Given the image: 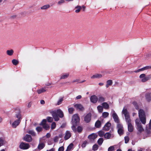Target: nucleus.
Wrapping results in <instances>:
<instances>
[{
    "instance_id": "33",
    "label": "nucleus",
    "mask_w": 151,
    "mask_h": 151,
    "mask_svg": "<svg viewBox=\"0 0 151 151\" xmlns=\"http://www.w3.org/2000/svg\"><path fill=\"white\" fill-rule=\"evenodd\" d=\"M5 143L4 140L2 138H0V147L4 145Z\"/></svg>"
},
{
    "instance_id": "18",
    "label": "nucleus",
    "mask_w": 151,
    "mask_h": 151,
    "mask_svg": "<svg viewBox=\"0 0 151 151\" xmlns=\"http://www.w3.org/2000/svg\"><path fill=\"white\" fill-rule=\"evenodd\" d=\"M137 126V129L138 131V132L137 133V134L141 133L144 130V129L142 127L141 124H138V125Z\"/></svg>"
},
{
    "instance_id": "21",
    "label": "nucleus",
    "mask_w": 151,
    "mask_h": 151,
    "mask_svg": "<svg viewBox=\"0 0 151 151\" xmlns=\"http://www.w3.org/2000/svg\"><path fill=\"white\" fill-rule=\"evenodd\" d=\"M113 83V81L112 80H108L106 82V88L109 87V86L112 85Z\"/></svg>"
},
{
    "instance_id": "31",
    "label": "nucleus",
    "mask_w": 151,
    "mask_h": 151,
    "mask_svg": "<svg viewBox=\"0 0 151 151\" xmlns=\"http://www.w3.org/2000/svg\"><path fill=\"white\" fill-rule=\"evenodd\" d=\"M50 7V5L49 4L45 5L41 7V9L43 10L46 9Z\"/></svg>"
},
{
    "instance_id": "27",
    "label": "nucleus",
    "mask_w": 151,
    "mask_h": 151,
    "mask_svg": "<svg viewBox=\"0 0 151 151\" xmlns=\"http://www.w3.org/2000/svg\"><path fill=\"white\" fill-rule=\"evenodd\" d=\"M111 137V134L109 132H106L104 134V138L106 139H109Z\"/></svg>"
},
{
    "instance_id": "49",
    "label": "nucleus",
    "mask_w": 151,
    "mask_h": 151,
    "mask_svg": "<svg viewBox=\"0 0 151 151\" xmlns=\"http://www.w3.org/2000/svg\"><path fill=\"white\" fill-rule=\"evenodd\" d=\"M114 150V146H111L108 149V151H113Z\"/></svg>"
},
{
    "instance_id": "26",
    "label": "nucleus",
    "mask_w": 151,
    "mask_h": 151,
    "mask_svg": "<svg viewBox=\"0 0 151 151\" xmlns=\"http://www.w3.org/2000/svg\"><path fill=\"white\" fill-rule=\"evenodd\" d=\"M73 144L72 143H70L67 147L66 151H70L73 148Z\"/></svg>"
},
{
    "instance_id": "28",
    "label": "nucleus",
    "mask_w": 151,
    "mask_h": 151,
    "mask_svg": "<svg viewBox=\"0 0 151 151\" xmlns=\"http://www.w3.org/2000/svg\"><path fill=\"white\" fill-rule=\"evenodd\" d=\"M14 53V51L13 50H7L6 51V53L9 55H12Z\"/></svg>"
},
{
    "instance_id": "57",
    "label": "nucleus",
    "mask_w": 151,
    "mask_h": 151,
    "mask_svg": "<svg viewBox=\"0 0 151 151\" xmlns=\"http://www.w3.org/2000/svg\"><path fill=\"white\" fill-rule=\"evenodd\" d=\"M109 115V113L107 112H104V118L107 117Z\"/></svg>"
},
{
    "instance_id": "3",
    "label": "nucleus",
    "mask_w": 151,
    "mask_h": 151,
    "mask_svg": "<svg viewBox=\"0 0 151 151\" xmlns=\"http://www.w3.org/2000/svg\"><path fill=\"white\" fill-rule=\"evenodd\" d=\"M139 116L142 123L145 124L146 123V119L145 112L143 110L140 109L139 111Z\"/></svg>"
},
{
    "instance_id": "32",
    "label": "nucleus",
    "mask_w": 151,
    "mask_h": 151,
    "mask_svg": "<svg viewBox=\"0 0 151 151\" xmlns=\"http://www.w3.org/2000/svg\"><path fill=\"white\" fill-rule=\"evenodd\" d=\"M103 139L102 138H100L98 140L97 142L99 145H100L103 143Z\"/></svg>"
},
{
    "instance_id": "37",
    "label": "nucleus",
    "mask_w": 151,
    "mask_h": 151,
    "mask_svg": "<svg viewBox=\"0 0 151 151\" xmlns=\"http://www.w3.org/2000/svg\"><path fill=\"white\" fill-rule=\"evenodd\" d=\"M12 63L14 65H17L19 63V61L15 59H13L12 61Z\"/></svg>"
},
{
    "instance_id": "39",
    "label": "nucleus",
    "mask_w": 151,
    "mask_h": 151,
    "mask_svg": "<svg viewBox=\"0 0 151 151\" xmlns=\"http://www.w3.org/2000/svg\"><path fill=\"white\" fill-rule=\"evenodd\" d=\"M16 117L18 119H20L21 120V119H22V117L21 114L20 112L17 114H16Z\"/></svg>"
},
{
    "instance_id": "14",
    "label": "nucleus",
    "mask_w": 151,
    "mask_h": 151,
    "mask_svg": "<svg viewBox=\"0 0 151 151\" xmlns=\"http://www.w3.org/2000/svg\"><path fill=\"white\" fill-rule=\"evenodd\" d=\"M21 120L20 119H17L12 124V127L14 128H15L20 123Z\"/></svg>"
},
{
    "instance_id": "23",
    "label": "nucleus",
    "mask_w": 151,
    "mask_h": 151,
    "mask_svg": "<svg viewBox=\"0 0 151 151\" xmlns=\"http://www.w3.org/2000/svg\"><path fill=\"white\" fill-rule=\"evenodd\" d=\"M69 76V73L63 74L61 76L60 79H65L67 78Z\"/></svg>"
},
{
    "instance_id": "9",
    "label": "nucleus",
    "mask_w": 151,
    "mask_h": 151,
    "mask_svg": "<svg viewBox=\"0 0 151 151\" xmlns=\"http://www.w3.org/2000/svg\"><path fill=\"white\" fill-rule=\"evenodd\" d=\"M97 136H98L96 134L92 133L89 135L88 138L91 142L93 141L97 137Z\"/></svg>"
},
{
    "instance_id": "41",
    "label": "nucleus",
    "mask_w": 151,
    "mask_h": 151,
    "mask_svg": "<svg viewBox=\"0 0 151 151\" xmlns=\"http://www.w3.org/2000/svg\"><path fill=\"white\" fill-rule=\"evenodd\" d=\"M133 104L136 109L138 110L139 109L138 105L137 103L136 102H133Z\"/></svg>"
},
{
    "instance_id": "44",
    "label": "nucleus",
    "mask_w": 151,
    "mask_h": 151,
    "mask_svg": "<svg viewBox=\"0 0 151 151\" xmlns=\"http://www.w3.org/2000/svg\"><path fill=\"white\" fill-rule=\"evenodd\" d=\"M109 105L106 102H104V109H109Z\"/></svg>"
},
{
    "instance_id": "29",
    "label": "nucleus",
    "mask_w": 151,
    "mask_h": 151,
    "mask_svg": "<svg viewBox=\"0 0 151 151\" xmlns=\"http://www.w3.org/2000/svg\"><path fill=\"white\" fill-rule=\"evenodd\" d=\"M46 91V90H45L44 88H42L41 89L37 90V91L38 94H40L42 92H45Z\"/></svg>"
},
{
    "instance_id": "53",
    "label": "nucleus",
    "mask_w": 151,
    "mask_h": 151,
    "mask_svg": "<svg viewBox=\"0 0 151 151\" xmlns=\"http://www.w3.org/2000/svg\"><path fill=\"white\" fill-rule=\"evenodd\" d=\"M59 137L56 136H55L53 140L54 142H57L58 141V139Z\"/></svg>"
},
{
    "instance_id": "63",
    "label": "nucleus",
    "mask_w": 151,
    "mask_h": 151,
    "mask_svg": "<svg viewBox=\"0 0 151 151\" xmlns=\"http://www.w3.org/2000/svg\"><path fill=\"white\" fill-rule=\"evenodd\" d=\"M111 113H112V115H115L116 114L115 113V111L113 109H112Z\"/></svg>"
},
{
    "instance_id": "11",
    "label": "nucleus",
    "mask_w": 151,
    "mask_h": 151,
    "mask_svg": "<svg viewBox=\"0 0 151 151\" xmlns=\"http://www.w3.org/2000/svg\"><path fill=\"white\" fill-rule=\"evenodd\" d=\"M75 108L79 111H83L84 110V108L83 106L81 104H76L74 105Z\"/></svg>"
},
{
    "instance_id": "16",
    "label": "nucleus",
    "mask_w": 151,
    "mask_h": 151,
    "mask_svg": "<svg viewBox=\"0 0 151 151\" xmlns=\"http://www.w3.org/2000/svg\"><path fill=\"white\" fill-rule=\"evenodd\" d=\"M45 146V144L43 142H41L39 143L38 146L37 148L39 150L43 149Z\"/></svg>"
},
{
    "instance_id": "7",
    "label": "nucleus",
    "mask_w": 151,
    "mask_h": 151,
    "mask_svg": "<svg viewBox=\"0 0 151 151\" xmlns=\"http://www.w3.org/2000/svg\"><path fill=\"white\" fill-rule=\"evenodd\" d=\"M118 129V132L120 135H122L123 134L124 130L123 126L120 124H118L117 125Z\"/></svg>"
},
{
    "instance_id": "24",
    "label": "nucleus",
    "mask_w": 151,
    "mask_h": 151,
    "mask_svg": "<svg viewBox=\"0 0 151 151\" xmlns=\"http://www.w3.org/2000/svg\"><path fill=\"white\" fill-rule=\"evenodd\" d=\"M114 121L118 123L119 122V118L117 114L115 115H112Z\"/></svg>"
},
{
    "instance_id": "50",
    "label": "nucleus",
    "mask_w": 151,
    "mask_h": 151,
    "mask_svg": "<svg viewBox=\"0 0 151 151\" xmlns=\"http://www.w3.org/2000/svg\"><path fill=\"white\" fill-rule=\"evenodd\" d=\"M99 102H102L104 101V98L102 97H100L99 98V99L98 100Z\"/></svg>"
},
{
    "instance_id": "30",
    "label": "nucleus",
    "mask_w": 151,
    "mask_h": 151,
    "mask_svg": "<svg viewBox=\"0 0 151 151\" xmlns=\"http://www.w3.org/2000/svg\"><path fill=\"white\" fill-rule=\"evenodd\" d=\"M89 143L88 142L87 140H85L83 141L81 145V147L82 148H84L86 147V145Z\"/></svg>"
},
{
    "instance_id": "61",
    "label": "nucleus",
    "mask_w": 151,
    "mask_h": 151,
    "mask_svg": "<svg viewBox=\"0 0 151 151\" xmlns=\"http://www.w3.org/2000/svg\"><path fill=\"white\" fill-rule=\"evenodd\" d=\"M40 103L42 104H45V101L43 100H42L40 101Z\"/></svg>"
},
{
    "instance_id": "4",
    "label": "nucleus",
    "mask_w": 151,
    "mask_h": 151,
    "mask_svg": "<svg viewBox=\"0 0 151 151\" xmlns=\"http://www.w3.org/2000/svg\"><path fill=\"white\" fill-rule=\"evenodd\" d=\"M80 118L78 114H76L72 116V122L73 124L77 125L80 122Z\"/></svg>"
},
{
    "instance_id": "15",
    "label": "nucleus",
    "mask_w": 151,
    "mask_h": 151,
    "mask_svg": "<svg viewBox=\"0 0 151 151\" xmlns=\"http://www.w3.org/2000/svg\"><path fill=\"white\" fill-rule=\"evenodd\" d=\"M111 126V124L109 122H108L104 125V131L109 130Z\"/></svg>"
},
{
    "instance_id": "13",
    "label": "nucleus",
    "mask_w": 151,
    "mask_h": 151,
    "mask_svg": "<svg viewBox=\"0 0 151 151\" xmlns=\"http://www.w3.org/2000/svg\"><path fill=\"white\" fill-rule=\"evenodd\" d=\"M71 136V134L70 132L68 131H66L65 133V135L64 137L65 140H67L69 139Z\"/></svg>"
},
{
    "instance_id": "10",
    "label": "nucleus",
    "mask_w": 151,
    "mask_h": 151,
    "mask_svg": "<svg viewBox=\"0 0 151 151\" xmlns=\"http://www.w3.org/2000/svg\"><path fill=\"white\" fill-rule=\"evenodd\" d=\"M23 139L27 142H30L32 141V139L30 135L27 134L24 137Z\"/></svg>"
},
{
    "instance_id": "22",
    "label": "nucleus",
    "mask_w": 151,
    "mask_h": 151,
    "mask_svg": "<svg viewBox=\"0 0 151 151\" xmlns=\"http://www.w3.org/2000/svg\"><path fill=\"white\" fill-rule=\"evenodd\" d=\"M101 126V122L99 120H97L95 122V126L96 128H100Z\"/></svg>"
},
{
    "instance_id": "36",
    "label": "nucleus",
    "mask_w": 151,
    "mask_h": 151,
    "mask_svg": "<svg viewBox=\"0 0 151 151\" xmlns=\"http://www.w3.org/2000/svg\"><path fill=\"white\" fill-rule=\"evenodd\" d=\"M98 134L100 137H102L104 136V132L102 130L98 132Z\"/></svg>"
},
{
    "instance_id": "34",
    "label": "nucleus",
    "mask_w": 151,
    "mask_h": 151,
    "mask_svg": "<svg viewBox=\"0 0 151 151\" xmlns=\"http://www.w3.org/2000/svg\"><path fill=\"white\" fill-rule=\"evenodd\" d=\"M46 130H48L50 129V126L47 124H44L42 126Z\"/></svg>"
},
{
    "instance_id": "55",
    "label": "nucleus",
    "mask_w": 151,
    "mask_h": 151,
    "mask_svg": "<svg viewBox=\"0 0 151 151\" xmlns=\"http://www.w3.org/2000/svg\"><path fill=\"white\" fill-rule=\"evenodd\" d=\"M65 2V1L64 0H61L59 1L58 2V5H60L61 4L64 3Z\"/></svg>"
},
{
    "instance_id": "51",
    "label": "nucleus",
    "mask_w": 151,
    "mask_h": 151,
    "mask_svg": "<svg viewBox=\"0 0 151 151\" xmlns=\"http://www.w3.org/2000/svg\"><path fill=\"white\" fill-rule=\"evenodd\" d=\"M63 100V98H62L61 99H60L57 102V104L58 105H59L60 104H61L62 101Z\"/></svg>"
},
{
    "instance_id": "2",
    "label": "nucleus",
    "mask_w": 151,
    "mask_h": 151,
    "mask_svg": "<svg viewBox=\"0 0 151 151\" xmlns=\"http://www.w3.org/2000/svg\"><path fill=\"white\" fill-rule=\"evenodd\" d=\"M54 120L58 121L59 120V118H62L64 116L63 113L60 109H58L55 111H52L50 112Z\"/></svg>"
},
{
    "instance_id": "62",
    "label": "nucleus",
    "mask_w": 151,
    "mask_h": 151,
    "mask_svg": "<svg viewBox=\"0 0 151 151\" xmlns=\"http://www.w3.org/2000/svg\"><path fill=\"white\" fill-rule=\"evenodd\" d=\"M147 100L148 101H149L151 100V98L150 96H147L146 97Z\"/></svg>"
},
{
    "instance_id": "25",
    "label": "nucleus",
    "mask_w": 151,
    "mask_h": 151,
    "mask_svg": "<svg viewBox=\"0 0 151 151\" xmlns=\"http://www.w3.org/2000/svg\"><path fill=\"white\" fill-rule=\"evenodd\" d=\"M102 77V76L101 74H96L92 76L91 77V78L92 79L99 78H101Z\"/></svg>"
},
{
    "instance_id": "56",
    "label": "nucleus",
    "mask_w": 151,
    "mask_h": 151,
    "mask_svg": "<svg viewBox=\"0 0 151 151\" xmlns=\"http://www.w3.org/2000/svg\"><path fill=\"white\" fill-rule=\"evenodd\" d=\"M64 150V147L63 146H62L60 147L58 149V151H63Z\"/></svg>"
},
{
    "instance_id": "20",
    "label": "nucleus",
    "mask_w": 151,
    "mask_h": 151,
    "mask_svg": "<svg viewBox=\"0 0 151 151\" xmlns=\"http://www.w3.org/2000/svg\"><path fill=\"white\" fill-rule=\"evenodd\" d=\"M75 9H76L75 12L76 13H78L80 12L82 9V7L79 5H77L75 7Z\"/></svg>"
},
{
    "instance_id": "52",
    "label": "nucleus",
    "mask_w": 151,
    "mask_h": 151,
    "mask_svg": "<svg viewBox=\"0 0 151 151\" xmlns=\"http://www.w3.org/2000/svg\"><path fill=\"white\" fill-rule=\"evenodd\" d=\"M46 122L47 120L46 119H43L41 123V125L43 126V125H44V124H46Z\"/></svg>"
},
{
    "instance_id": "64",
    "label": "nucleus",
    "mask_w": 151,
    "mask_h": 151,
    "mask_svg": "<svg viewBox=\"0 0 151 151\" xmlns=\"http://www.w3.org/2000/svg\"><path fill=\"white\" fill-rule=\"evenodd\" d=\"M149 127L150 129H151V119H150L149 124Z\"/></svg>"
},
{
    "instance_id": "19",
    "label": "nucleus",
    "mask_w": 151,
    "mask_h": 151,
    "mask_svg": "<svg viewBox=\"0 0 151 151\" xmlns=\"http://www.w3.org/2000/svg\"><path fill=\"white\" fill-rule=\"evenodd\" d=\"M102 106L99 105L97 106V109L99 113H102L103 111V107H104V102L102 104Z\"/></svg>"
},
{
    "instance_id": "1",
    "label": "nucleus",
    "mask_w": 151,
    "mask_h": 151,
    "mask_svg": "<svg viewBox=\"0 0 151 151\" xmlns=\"http://www.w3.org/2000/svg\"><path fill=\"white\" fill-rule=\"evenodd\" d=\"M122 113L124 115L126 121L128 124V131L130 132H132L133 130V127L131 123V120L129 112L127 109L124 108Z\"/></svg>"
},
{
    "instance_id": "38",
    "label": "nucleus",
    "mask_w": 151,
    "mask_h": 151,
    "mask_svg": "<svg viewBox=\"0 0 151 151\" xmlns=\"http://www.w3.org/2000/svg\"><path fill=\"white\" fill-rule=\"evenodd\" d=\"M68 110L69 113L70 114H72L73 113V111H74V109L72 107L68 109Z\"/></svg>"
},
{
    "instance_id": "35",
    "label": "nucleus",
    "mask_w": 151,
    "mask_h": 151,
    "mask_svg": "<svg viewBox=\"0 0 151 151\" xmlns=\"http://www.w3.org/2000/svg\"><path fill=\"white\" fill-rule=\"evenodd\" d=\"M27 133L28 134H31L32 136H35V133L33 130H29L28 131Z\"/></svg>"
},
{
    "instance_id": "54",
    "label": "nucleus",
    "mask_w": 151,
    "mask_h": 151,
    "mask_svg": "<svg viewBox=\"0 0 151 151\" xmlns=\"http://www.w3.org/2000/svg\"><path fill=\"white\" fill-rule=\"evenodd\" d=\"M135 122L137 126L138 124H141V123L140 122V121L138 119H136Z\"/></svg>"
},
{
    "instance_id": "48",
    "label": "nucleus",
    "mask_w": 151,
    "mask_h": 151,
    "mask_svg": "<svg viewBox=\"0 0 151 151\" xmlns=\"http://www.w3.org/2000/svg\"><path fill=\"white\" fill-rule=\"evenodd\" d=\"M77 125H74L73 124V126L71 127V128L73 130V131L74 132H76V126Z\"/></svg>"
},
{
    "instance_id": "42",
    "label": "nucleus",
    "mask_w": 151,
    "mask_h": 151,
    "mask_svg": "<svg viewBox=\"0 0 151 151\" xmlns=\"http://www.w3.org/2000/svg\"><path fill=\"white\" fill-rule=\"evenodd\" d=\"M56 127V124L55 122H53L51 125V129H55Z\"/></svg>"
},
{
    "instance_id": "58",
    "label": "nucleus",
    "mask_w": 151,
    "mask_h": 151,
    "mask_svg": "<svg viewBox=\"0 0 151 151\" xmlns=\"http://www.w3.org/2000/svg\"><path fill=\"white\" fill-rule=\"evenodd\" d=\"M150 55L149 54H146L145 55V58L146 59H147L148 58L150 57Z\"/></svg>"
},
{
    "instance_id": "8",
    "label": "nucleus",
    "mask_w": 151,
    "mask_h": 151,
    "mask_svg": "<svg viewBox=\"0 0 151 151\" xmlns=\"http://www.w3.org/2000/svg\"><path fill=\"white\" fill-rule=\"evenodd\" d=\"M91 114L89 112L85 116L84 121L86 123H88L90 122L91 119Z\"/></svg>"
},
{
    "instance_id": "6",
    "label": "nucleus",
    "mask_w": 151,
    "mask_h": 151,
    "mask_svg": "<svg viewBox=\"0 0 151 151\" xmlns=\"http://www.w3.org/2000/svg\"><path fill=\"white\" fill-rule=\"evenodd\" d=\"M30 147V146L28 143L22 142L19 146V147L22 150H27Z\"/></svg>"
},
{
    "instance_id": "40",
    "label": "nucleus",
    "mask_w": 151,
    "mask_h": 151,
    "mask_svg": "<svg viewBox=\"0 0 151 151\" xmlns=\"http://www.w3.org/2000/svg\"><path fill=\"white\" fill-rule=\"evenodd\" d=\"M98 146L96 144L93 145L92 147V150L93 151H96L98 149Z\"/></svg>"
},
{
    "instance_id": "60",
    "label": "nucleus",
    "mask_w": 151,
    "mask_h": 151,
    "mask_svg": "<svg viewBox=\"0 0 151 151\" xmlns=\"http://www.w3.org/2000/svg\"><path fill=\"white\" fill-rule=\"evenodd\" d=\"M46 137L47 138H49L50 137L51 135L49 133H47V134L46 135Z\"/></svg>"
},
{
    "instance_id": "47",
    "label": "nucleus",
    "mask_w": 151,
    "mask_h": 151,
    "mask_svg": "<svg viewBox=\"0 0 151 151\" xmlns=\"http://www.w3.org/2000/svg\"><path fill=\"white\" fill-rule=\"evenodd\" d=\"M36 129L38 132H40L42 130V128L40 127H37L36 128Z\"/></svg>"
},
{
    "instance_id": "45",
    "label": "nucleus",
    "mask_w": 151,
    "mask_h": 151,
    "mask_svg": "<svg viewBox=\"0 0 151 151\" xmlns=\"http://www.w3.org/2000/svg\"><path fill=\"white\" fill-rule=\"evenodd\" d=\"M125 143H127L129 141V139L128 136L125 137H124Z\"/></svg>"
},
{
    "instance_id": "59",
    "label": "nucleus",
    "mask_w": 151,
    "mask_h": 151,
    "mask_svg": "<svg viewBox=\"0 0 151 151\" xmlns=\"http://www.w3.org/2000/svg\"><path fill=\"white\" fill-rule=\"evenodd\" d=\"M82 98V96L81 95H78L76 97V100H78V99H81Z\"/></svg>"
},
{
    "instance_id": "17",
    "label": "nucleus",
    "mask_w": 151,
    "mask_h": 151,
    "mask_svg": "<svg viewBox=\"0 0 151 151\" xmlns=\"http://www.w3.org/2000/svg\"><path fill=\"white\" fill-rule=\"evenodd\" d=\"M151 67H143L142 68L139 69L138 70L135 71H134V72H136V73L139 72L140 71L146 70L148 69H151Z\"/></svg>"
},
{
    "instance_id": "43",
    "label": "nucleus",
    "mask_w": 151,
    "mask_h": 151,
    "mask_svg": "<svg viewBox=\"0 0 151 151\" xmlns=\"http://www.w3.org/2000/svg\"><path fill=\"white\" fill-rule=\"evenodd\" d=\"M47 119L48 122H51L53 121V118L51 117H47Z\"/></svg>"
},
{
    "instance_id": "46",
    "label": "nucleus",
    "mask_w": 151,
    "mask_h": 151,
    "mask_svg": "<svg viewBox=\"0 0 151 151\" xmlns=\"http://www.w3.org/2000/svg\"><path fill=\"white\" fill-rule=\"evenodd\" d=\"M82 128L81 126H79L77 127V131L78 132H81L82 131Z\"/></svg>"
},
{
    "instance_id": "12",
    "label": "nucleus",
    "mask_w": 151,
    "mask_h": 151,
    "mask_svg": "<svg viewBox=\"0 0 151 151\" xmlns=\"http://www.w3.org/2000/svg\"><path fill=\"white\" fill-rule=\"evenodd\" d=\"M91 101L93 103H96L98 100V98L95 95L91 96L90 98Z\"/></svg>"
},
{
    "instance_id": "5",
    "label": "nucleus",
    "mask_w": 151,
    "mask_h": 151,
    "mask_svg": "<svg viewBox=\"0 0 151 151\" xmlns=\"http://www.w3.org/2000/svg\"><path fill=\"white\" fill-rule=\"evenodd\" d=\"M139 78L141 79V81L142 82H145L150 78V76H146L145 74L143 73L140 75Z\"/></svg>"
}]
</instances>
